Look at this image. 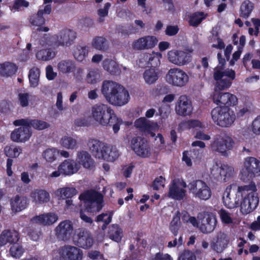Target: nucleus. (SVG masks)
<instances>
[{
	"instance_id": "f257e3e1",
	"label": "nucleus",
	"mask_w": 260,
	"mask_h": 260,
	"mask_svg": "<svg viewBox=\"0 0 260 260\" xmlns=\"http://www.w3.org/2000/svg\"><path fill=\"white\" fill-rule=\"evenodd\" d=\"M236 73L232 69L223 70L221 67L215 68L213 71V78L215 81L211 98L217 105H224L228 107L236 105L238 103L236 95L229 92H222L228 89L235 79Z\"/></svg>"
},
{
	"instance_id": "f03ea898",
	"label": "nucleus",
	"mask_w": 260,
	"mask_h": 260,
	"mask_svg": "<svg viewBox=\"0 0 260 260\" xmlns=\"http://www.w3.org/2000/svg\"><path fill=\"white\" fill-rule=\"evenodd\" d=\"M91 116L95 122L102 126H112L113 132L116 134L122 124V119L118 117L114 110L107 104L98 103L91 108Z\"/></svg>"
},
{
	"instance_id": "7ed1b4c3",
	"label": "nucleus",
	"mask_w": 260,
	"mask_h": 260,
	"mask_svg": "<svg viewBox=\"0 0 260 260\" xmlns=\"http://www.w3.org/2000/svg\"><path fill=\"white\" fill-rule=\"evenodd\" d=\"M101 92L107 101L113 105L123 106L129 100L127 90L121 85L112 81L103 82Z\"/></svg>"
},
{
	"instance_id": "20e7f679",
	"label": "nucleus",
	"mask_w": 260,
	"mask_h": 260,
	"mask_svg": "<svg viewBox=\"0 0 260 260\" xmlns=\"http://www.w3.org/2000/svg\"><path fill=\"white\" fill-rule=\"evenodd\" d=\"M87 145L93 155L100 159L114 161L120 155L119 150L115 146L108 144L97 139H89Z\"/></svg>"
},
{
	"instance_id": "39448f33",
	"label": "nucleus",
	"mask_w": 260,
	"mask_h": 260,
	"mask_svg": "<svg viewBox=\"0 0 260 260\" xmlns=\"http://www.w3.org/2000/svg\"><path fill=\"white\" fill-rule=\"evenodd\" d=\"M211 115L214 122L223 127L231 126L236 118L234 112L228 107H217L211 111Z\"/></svg>"
},
{
	"instance_id": "423d86ee",
	"label": "nucleus",
	"mask_w": 260,
	"mask_h": 260,
	"mask_svg": "<svg viewBox=\"0 0 260 260\" xmlns=\"http://www.w3.org/2000/svg\"><path fill=\"white\" fill-rule=\"evenodd\" d=\"M234 145L235 141L231 136L226 134H221L214 137L210 146L212 151L226 156L227 152L232 150Z\"/></svg>"
},
{
	"instance_id": "0eeeda50",
	"label": "nucleus",
	"mask_w": 260,
	"mask_h": 260,
	"mask_svg": "<svg viewBox=\"0 0 260 260\" xmlns=\"http://www.w3.org/2000/svg\"><path fill=\"white\" fill-rule=\"evenodd\" d=\"M81 201H84L86 209L89 212H96L103 207V197L95 190L85 191L79 196Z\"/></svg>"
},
{
	"instance_id": "6e6552de",
	"label": "nucleus",
	"mask_w": 260,
	"mask_h": 260,
	"mask_svg": "<svg viewBox=\"0 0 260 260\" xmlns=\"http://www.w3.org/2000/svg\"><path fill=\"white\" fill-rule=\"evenodd\" d=\"M165 78L168 84L178 87L185 86L189 80L188 74L179 68L170 69L166 74Z\"/></svg>"
},
{
	"instance_id": "1a4fd4ad",
	"label": "nucleus",
	"mask_w": 260,
	"mask_h": 260,
	"mask_svg": "<svg viewBox=\"0 0 260 260\" xmlns=\"http://www.w3.org/2000/svg\"><path fill=\"white\" fill-rule=\"evenodd\" d=\"M51 12V6L47 5L43 8H40L38 12L32 15L29 18L30 26L35 31L47 32L49 28L47 26H43L45 23L44 16L49 15Z\"/></svg>"
},
{
	"instance_id": "9d476101",
	"label": "nucleus",
	"mask_w": 260,
	"mask_h": 260,
	"mask_svg": "<svg viewBox=\"0 0 260 260\" xmlns=\"http://www.w3.org/2000/svg\"><path fill=\"white\" fill-rule=\"evenodd\" d=\"M242 200L240 192L235 184L228 186L223 193V204L228 208L233 209L238 207Z\"/></svg>"
},
{
	"instance_id": "9b49d317",
	"label": "nucleus",
	"mask_w": 260,
	"mask_h": 260,
	"mask_svg": "<svg viewBox=\"0 0 260 260\" xmlns=\"http://www.w3.org/2000/svg\"><path fill=\"white\" fill-rule=\"evenodd\" d=\"M241 179L253 178L260 176V160L254 157H247L245 159L241 171Z\"/></svg>"
},
{
	"instance_id": "f8f14e48",
	"label": "nucleus",
	"mask_w": 260,
	"mask_h": 260,
	"mask_svg": "<svg viewBox=\"0 0 260 260\" xmlns=\"http://www.w3.org/2000/svg\"><path fill=\"white\" fill-rule=\"evenodd\" d=\"M234 175L233 167L228 165L219 166L217 164L213 165L210 169L211 178L219 182L228 181Z\"/></svg>"
},
{
	"instance_id": "ddd939ff",
	"label": "nucleus",
	"mask_w": 260,
	"mask_h": 260,
	"mask_svg": "<svg viewBox=\"0 0 260 260\" xmlns=\"http://www.w3.org/2000/svg\"><path fill=\"white\" fill-rule=\"evenodd\" d=\"M200 230L204 234L211 233L215 229L217 219L216 215L211 212H205L198 215Z\"/></svg>"
},
{
	"instance_id": "4468645a",
	"label": "nucleus",
	"mask_w": 260,
	"mask_h": 260,
	"mask_svg": "<svg viewBox=\"0 0 260 260\" xmlns=\"http://www.w3.org/2000/svg\"><path fill=\"white\" fill-rule=\"evenodd\" d=\"M54 234L59 241L67 242L70 240L74 232V224L68 219L60 221L54 230Z\"/></svg>"
},
{
	"instance_id": "2eb2a0df",
	"label": "nucleus",
	"mask_w": 260,
	"mask_h": 260,
	"mask_svg": "<svg viewBox=\"0 0 260 260\" xmlns=\"http://www.w3.org/2000/svg\"><path fill=\"white\" fill-rule=\"evenodd\" d=\"M188 187L196 198L203 200H207L211 196V190L208 185L201 180L190 183Z\"/></svg>"
},
{
	"instance_id": "dca6fc26",
	"label": "nucleus",
	"mask_w": 260,
	"mask_h": 260,
	"mask_svg": "<svg viewBox=\"0 0 260 260\" xmlns=\"http://www.w3.org/2000/svg\"><path fill=\"white\" fill-rule=\"evenodd\" d=\"M167 58L171 63L181 67L187 64L192 60L190 53L180 50H172L168 52Z\"/></svg>"
},
{
	"instance_id": "f3484780",
	"label": "nucleus",
	"mask_w": 260,
	"mask_h": 260,
	"mask_svg": "<svg viewBox=\"0 0 260 260\" xmlns=\"http://www.w3.org/2000/svg\"><path fill=\"white\" fill-rule=\"evenodd\" d=\"M76 38V32L71 29H63L53 36L54 46L64 47L71 45Z\"/></svg>"
},
{
	"instance_id": "a211bd4d",
	"label": "nucleus",
	"mask_w": 260,
	"mask_h": 260,
	"mask_svg": "<svg viewBox=\"0 0 260 260\" xmlns=\"http://www.w3.org/2000/svg\"><path fill=\"white\" fill-rule=\"evenodd\" d=\"M186 183L181 179H177L173 180L169 185L168 196L173 199L180 200L186 195Z\"/></svg>"
},
{
	"instance_id": "6ab92c4d",
	"label": "nucleus",
	"mask_w": 260,
	"mask_h": 260,
	"mask_svg": "<svg viewBox=\"0 0 260 260\" xmlns=\"http://www.w3.org/2000/svg\"><path fill=\"white\" fill-rule=\"evenodd\" d=\"M230 242V238L228 234L222 231L216 233L212 239L210 246L211 249L217 253H221L226 249Z\"/></svg>"
},
{
	"instance_id": "aec40b11",
	"label": "nucleus",
	"mask_w": 260,
	"mask_h": 260,
	"mask_svg": "<svg viewBox=\"0 0 260 260\" xmlns=\"http://www.w3.org/2000/svg\"><path fill=\"white\" fill-rule=\"evenodd\" d=\"M158 40L154 36H145L135 40L132 47L136 50H149L154 48L157 44Z\"/></svg>"
},
{
	"instance_id": "412c9836",
	"label": "nucleus",
	"mask_w": 260,
	"mask_h": 260,
	"mask_svg": "<svg viewBox=\"0 0 260 260\" xmlns=\"http://www.w3.org/2000/svg\"><path fill=\"white\" fill-rule=\"evenodd\" d=\"M131 147L137 155L141 157H147L151 154L147 142L141 137L133 138L131 141Z\"/></svg>"
},
{
	"instance_id": "4be33fe9",
	"label": "nucleus",
	"mask_w": 260,
	"mask_h": 260,
	"mask_svg": "<svg viewBox=\"0 0 260 260\" xmlns=\"http://www.w3.org/2000/svg\"><path fill=\"white\" fill-rule=\"evenodd\" d=\"M20 127L14 129L11 134V138L13 141L16 142H25L28 141L32 132L29 125L20 124Z\"/></svg>"
},
{
	"instance_id": "5701e85b",
	"label": "nucleus",
	"mask_w": 260,
	"mask_h": 260,
	"mask_svg": "<svg viewBox=\"0 0 260 260\" xmlns=\"http://www.w3.org/2000/svg\"><path fill=\"white\" fill-rule=\"evenodd\" d=\"M78 237L77 241L78 246L83 249H89L93 244V239L91 233L88 230L80 228L76 231Z\"/></svg>"
},
{
	"instance_id": "b1692460",
	"label": "nucleus",
	"mask_w": 260,
	"mask_h": 260,
	"mask_svg": "<svg viewBox=\"0 0 260 260\" xmlns=\"http://www.w3.org/2000/svg\"><path fill=\"white\" fill-rule=\"evenodd\" d=\"M190 101L185 95L179 97L176 105L175 110L177 114L182 116L190 115L192 111Z\"/></svg>"
},
{
	"instance_id": "393cba45",
	"label": "nucleus",
	"mask_w": 260,
	"mask_h": 260,
	"mask_svg": "<svg viewBox=\"0 0 260 260\" xmlns=\"http://www.w3.org/2000/svg\"><path fill=\"white\" fill-rule=\"evenodd\" d=\"M60 253L62 257L69 260H82L83 258V251L79 248L66 245L60 249Z\"/></svg>"
},
{
	"instance_id": "a878e982",
	"label": "nucleus",
	"mask_w": 260,
	"mask_h": 260,
	"mask_svg": "<svg viewBox=\"0 0 260 260\" xmlns=\"http://www.w3.org/2000/svg\"><path fill=\"white\" fill-rule=\"evenodd\" d=\"M15 125H19L20 124L29 125V127H32L34 128L42 131L46 129L50 126V124L43 120L39 119H21L15 120L13 122Z\"/></svg>"
},
{
	"instance_id": "bb28decb",
	"label": "nucleus",
	"mask_w": 260,
	"mask_h": 260,
	"mask_svg": "<svg viewBox=\"0 0 260 260\" xmlns=\"http://www.w3.org/2000/svg\"><path fill=\"white\" fill-rule=\"evenodd\" d=\"M58 219V216L53 212H49L34 217L31 221L34 223L49 226L55 223Z\"/></svg>"
},
{
	"instance_id": "cd10ccee",
	"label": "nucleus",
	"mask_w": 260,
	"mask_h": 260,
	"mask_svg": "<svg viewBox=\"0 0 260 260\" xmlns=\"http://www.w3.org/2000/svg\"><path fill=\"white\" fill-rule=\"evenodd\" d=\"M76 162L79 166L85 169H92L94 166V161L90 154L86 151H79L77 153Z\"/></svg>"
},
{
	"instance_id": "c85d7f7f",
	"label": "nucleus",
	"mask_w": 260,
	"mask_h": 260,
	"mask_svg": "<svg viewBox=\"0 0 260 260\" xmlns=\"http://www.w3.org/2000/svg\"><path fill=\"white\" fill-rule=\"evenodd\" d=\"M59 169L65 176H70L76 173L80 170V166L72 159L64 160L59 165Z\"/></svg>"
},
{
	"instance_id": "c756f323",
	"label": "nucleus",
	"mask_w": 260,
	"mask_h": 260,
	"mask_svg": "<svg viewBox=\"0 0 260 260\" xmlns=\"http://www.w3.org/2000/svg\"><path fill=\"white\" fill-rule=\"evenodd\" d=\"M19 239L18 233L15 230H6L0 234V246L7 243L16 244Z\"/></svg>"
},
{
	"instance_id": "7c9ffc66",
	"label": "nucleus",
	"mask_w": 260,
	"mask_h": 260,
	"mask_svg": "<svg viewBox=\"0 0 260 260\" xmlns=\"http://www.w3.org/2000/svg\"><path fill=\"white\" fill-rule=\"evenodd\" d=\"M28 204L27 199L23 196L16 195L10 200L11 208L14 212L22 211L26 208Z\"/></svg>"
},
{
	"instance_id": "2f4dec72",
	"label": "nucleus",
	"mask_w": 260,
	"mask_h": 260,
	"mask_svg": "<svg viewBox=\"0 0 260 260\" xmlns=\"http://www.w3.org/2000/svg\"><path fill=\"white\" fill-rule=\"evenodd\" d=\"M259 203L258 198H248L244 197L241 201L240 211L243 214H247L252 212L257 206Z\"/></svg>"
},
{
	"instance_id": "473e14b6",
	"label": "nucleus",
	"mask_w": 260,
	"mask_h": 260,
	"mask_svg": "<svg viewBox=\"0 0 260 260\" xmlns=\"http://www.w3.org/2000/svg\"><path fill=\"white\" fill-rule=\"evenodd\" d=\"M135 126L140 131L148 133L158 128V124L156 123L150 121L144 117H141L137 119L135 122Z\"/></svg>"
},
{
	"instance_id": "72a5a7b5",
	"label": "nucleus",
	"mask_w": 260,
	"mask_h": 260,
	"mask_svg": "<svg viewBox=\"0 0 260 260\" xmlns=\"http://www.w3.org/2000/svg\"><path fill=\"white\" fill-rule=\"evenodd\" d=\"M239 192H240L241 198L247 197L248 198H258L256 195V186L254 182H251L247 185L237 186Z\"/></svg>"
},
{
	"instance_id": "f704fd0d",
	"label": "nucleus",
	"mask_w": 260,
	"mask_h": 260,
	"mask_svg": "<svg viewBox=\"0 0 260 260\" xmlns=\"http://www.w3.org/2000/svg\"><path fill=\"white\" fill-rule=\"evenodd\" d=\"M32 202L35 204H42L50 201V194L44 189H36L31 193Z\"/></svg>"
},
{
	"instance_id": "c9c22d12",
	"label": "nucleus",
	"mask_w": 260,
	"mask_h": 260,
	"mask_svg": "<svg viewBox=\"0 0 260 260\" xmlns=\"http://www.w3.org/2000/svg\"><path fill=\"white\" fill-rule=\"evenodd\" d=\"M104 69L112 75H119L121 68L117 62L111 59H106L103 62Z\"/></svg>"
},
{
	"instance_id": "e433bc0d",
	"label": "nucleus",
	"mask_w": 260,
	"mask_h": 260,
	"mask_svg": "<svg viewBox=\"0 0 260 260\" xmlns=\"http://www.w3.org/2000/svg\"><path fill=\"white\" fill-rule=\"evenodd\" d=\"M16 66L10 62H5L0 63V76L9 77L15 74L17 71Z\"/></svg>"
},
{
	"instance_id": "4c0bfd02",
	"label": "nucleus",
	"mask_w": 260,
	"mask_h": 260,
	"mask_svg": "<svg viewBox=\"0 0 260 260\" xmlns=\"http://www.w3.org/2000/svg\"><path fill=\"white\" fill-rule=\"evenodd\" d=\"M59 144L62 147L69 150L76 149L78 147L77 139L67 136H64L60 139Z\"/></svg>"
},
{
	"instance_id": "58836bf2",
	"label": "nucleus",
	"mask_w": 260,
	"mask_h": 260,
	"mask_svg": "<svg viewBox=\"0 0 260 260\" xmlns=\"http://www.w3.org/2000/svg\"><path fill=\"white\" fill-rule=\"evenodd\" d=\"M57 68L59 72L63 74H68L75 70L76 64L71 60H62L58 62Z\"/></svg>"
},
{
	"instance_id": "ea45409f",
	"label": "nucleus",
	"mask_w": 260,
	"mask_h": 260,
	"mask_svg": "<svg viewBox=\"0 0 260 260\" xmlns=\"http://www.w3.org/2000/svg\"><path fill=\"white\" fill-rule=\"evenodd\" d=\"M101 75L100 71L97 69H92L88 71L85 81L90 84H95L100 82Z\"/></svg>"
},
{
	"instance_id": "a19ab883",
	"label": "nucleus",
	"mask_w": 260,
	"mask_h": 260,
	"mask_svg": "<svg viewBox=\"0 0 260 260\" xmlns=\"http://www.w3.org/2000/svg\"><path fill=\"white\" fill-rule=\"evenodd\" d=\"M77 193V191L74 187H66L60 188L55 191V194L62 199L71 198Z\"/></svg>"
},
{
	"instance_id": "79ce46f5",
	"label": "nucleus",
	"mask_w": 260,
	"mask_h": 260,
	"mask_svg": "<svg viewBox=\"0 0 260 260\" xmlns=\"http://www.w3.org/2000/svg\"><path fill=\"white\" fill-rule=\"evenodd\" d=\"M122 236V231L118 225L112 224L109 228L108 237L112 240L119 242Z\"/></svg>"
},
{
	"instance_id": "37998d69",
	"label": "nucleus",
	"mask_w": 260,
	"mask_h": 260,
	"mask_svg": "<svg viewBox=\"0 0 260 260\" xmlns=\"http://www.w3.org/2000/svg\"><path fill=\"white\" fill-rule=\"evenodd\" d=\"M254 9V4L249 0L244 1L240 9V15L241 17L246 19L251 13Z\"/></svg>"
},
{
	"instance_id": "c03bdc74",
	"label": "nucleus",
	"mask_w": 260,
	"mask_h": 260,
	"mask_svg": "<svg viewBox=\"0 0 260 260\" xmlns=\"http://www.w3.org/2000/svg\"><path fill=\"white\" fill-rule=\"evenodd\" d=\"M145 82L148 84L154 83L158 78V74L154 69L146 70L143 74Z\"/></svg>"
},
{
	"instance_id": "a18cd8bd",
	"label": "nucleus",
	"mask_w": 260,
	"mask_h": 260,
	"mask_svg": "<svg viewBox=\"0 0 260 260\" xmlns=\"http://www.w3.org/2000/svg\"><path fill=\"white\" fill-rule=\"evenodd\" d=\"M180 226V214L177 211L174 215L170 225V230L174 236L178 234Z\"/></svg>"
},
{
	"instance_id": "49530a36",
	"label": "nucleus",
	"mask_w": 260,
	"mask_h": 260,
	"mask_svg": "<svg viewBox=\"0 0 260 260\" xmlns=\"http://www.w3.org/2000/svg\"><path fill=\"white\" fill-rule=\"evenodd\" d=\"M58 150L55 148H49L45 150L42 154L43 157L49 162H52L56 159Z\"/></svg>"
},
{
	"instance_id": "de8ad7c7",
	"label": "nucleus",
	"mask_w": 260,
	"mask_h": 260,
	"mask_svg": "<svg viewBox=\"0 0 260 260\" xmlns=\"http://www.w3.org/2000/svg\"><path fill=\"white\" fill-rule=\"evenodd\" d=\"M88 54V49L86 47L78 46L75 49L74 56L79 61H84Z\"/></svg>"
},
{
	"instance_id": "09e8293b",
	"label": "nucleus",
	"mask_w": 260,
	"mask_h": 260,
	"mask_svg": "<svg viewBox=\"0 0 260 260\" xmlns=\"http://www.w3.org/2000/svg\"><path fill=\"white\" fill-rule=\"evenodd\" d=\"M92 46L97 50H105L107 48V42L105 38L97 36L93 39Z\"/></svg>"
},
{
	"instance_id": "8fccbe9b",
	"label": "nucleus",
	"mask_w": 260,
	"mask_h": 260,
	"mask_svg": "<svg viewBox=\"0 0 260 260\" xmlns=\"http://www.w3.org/2000/svg\"><path fill=\"white\" fill-rule=\"evenodd\" d=\"M40 74V70L37 68H34L30 70L29 74V80L31 87H36L38 85Z\"/></svg>"
},
{
	"instance_id": "3c124183",
	"label": "nucleus",
	"mask_w": 260,
	"mask_h": 260,
	"mask_svg": "<svg viewBox=\"0 0 260 260\" xmlns=\"http://www.w3.org/2000/svg\"><path fill=\"white\" fill-rule=\"evenodd\" d=\"M207 16L202 12H197L193 13L190 16L189 24L193 26H198Z\"/></svg>"
},
{
	"instance_id": "603ef678",
	"label": "nucleus",
	"mask_w": 260,
	"mask_h": 260,
	"mask_svg": "<svg viewBox=\"0 0 260 260\" xmlns=\"http://www.w3.org/2000/svg\"><path fill=\"white\" fill-rule=\"evenodd\" d=\"M218 214L221 222L225 224H231L234 223L233 215L225 209H221L218 211Z\"/></svg>"
},
{
	"instance_id": "864d4df0",
	"label": "nucleus",
	"mask_w": 260,
	"mask_h": 260,
	"mask_svg": "<svg viewBox=\"0 0 260 260\" xmlns=\"http://www.w3.org/2000/svg\"><path fill=\"white\" fill-rule=\"evenodd\" d=\"M54 56V52L49 49L41 50L36 54V57L38 59L44 61L51 59Z\"/></svg>"
},
{
	"instance_id": "5fc2aeb1",
	"label": "nucleus",
	"mask_w": 260,
	"mask_h": 260,
	"mask_svg": "<svg viewBox=\"0 0 260 260\" xmlns=\"http://www.w3.org/2000/svg\"><path fill=\"white\" fill-rule=\"evenodd\" d=\"M4 151L8 157H17L22 152V149L20 147L7 146L5 148Z\"/></svg>"
},
{
	"instance_id": "6e6d98bb",
	"label": "nucleus",
	"mask_w": 260,
	"mask_h": 260,
	"mask_svg": "<svg viewBox=\"0 0 260 260\" xmlns=\"http://www.w3.org/2000/svg\"><path fill=\"white\" fill-rule=\"evenodd\" d=\"M111 4L107 3L105 4L103 8H100L98 10L97 13L99 16L98 20V22L102 23L104 22L105 17L108 15L109 10Z\"/></svg>"
},
{
	"instance_id": "4d7b16f0",
	"label": "nucleus",
	"mask_w": 260,
	"mask_h": 260,
	"mask_svg": "<svg viewBox=\"0 0 260 260\" xmlns=\"http://www.w3.org/2000/svg\"><path fill=\"white\" fill-rule=\"evenodd\" d=\"M149 66L152 67H156L160 65V59L162 57V55L160 53L155 52L149 53Z\"/></svg>"
},
{
	"instance_id": "13d9d810",
	"label": "nucleus",
	"mask_w": 260,
	"mask_h": 260,
	"mask_svg": "<svg viewBox=\"0 0 260 260\" xmlns=\"http://www.w3.org/2000/svg\"><path fill=\"white\" fill-rule=\"evenodd\" d=\"M29 6V2L25 0H15L11 8L12 11H20Z\"/></svg>"
},
{
	"instance_id": "bf43d9fd",
	"label": "nucleus",
	"mask_w": 260,
	"mask_h": 260,
	"mask_svg": "<svg viewBox=\"0 0 260 260\" xmlns=\"http://www.w3.org/2000/svg\"><path fill=\"white\" fill-rule=\"evenodd\" d=\"M24 252V248L18 244H15L10 248V252L12 256L16 258H20Z\"/></svg>"
},
{
	"instance_id": "052dcab7",
	"label": "nucleus",
	"mask_w": 260,
	"mask_h": 260,
	"mask_svg": "<svg viewBox=\"0 0 260 260\" xmlns=\"http://www.w3.org/2000/svg\"><path fill=\"white\" fill-rule=\"evenodd\" d=\"M180 124L182 126L188 128L198 127L203 128L205 127V124H203L200 121L197 120H192L184 121L182 122Z\"/></svg>"
},
{
	"instance_id": "680f3d73",
	"label": "nucleus",
	"mask_w": 260,
	"mask_h": 260,
	"mask_svg": "<svg viewBox=\"0 0 260 260\" xmlns=\"http://www.w3.org/2000/svg\"><path fill=\"white\" fill-rule=\"evenodd\" d=\"M30 95L28 93L21 92L18 94V103L22 107H26L29 105Z\"/></svg>"
},
{
	"instance_id": "e2e57ef3",
	"label": "nucleus",
	"mask_w": 260,
	"mask_h": 260,
	"mask_svg": "<svg viewBox=\"0 0 260 260\" xmlns=\"http://www.w3.org/2000/svg\"><path fill=\"white\" fill-rule=\"evenodd\" d=\"M40 45L42 47H49L54 45V39L53 36H50L48 35H45L39 40Z\"/></svg>"
},
{
	"instance_id": "0e129e2a",
	"label": "nucleus",
	"mask_w": 260,
	"mask_h": 260,
	"mask_svg": "<svg viewBox=\"0 0 260 260\" xmlns=\"http://www.w3.org/2000/svg\"><path fill=\"white\" fill-rule=\"evenodd\" d=\"M149 53H144L140 55L138 64L141 68L149 66Z\"/></svg>"
},
{
	"instance_id": "69168bd1",
	"label": "nucleus",
	"mask_w": 260,
	"mask_h": 260,
	"mask_svg": "<svg viewBox=\"0 0 260 260\" xmlns=\"http://www.w3.org/2000/svg\"><path fill=\"white\" fill-rule=\"evenodd\" d=\"M112 216V212L102 213L97 216L96 220L98 222L102 221L106 224H108L111 222Z\"/></svg>"
},
{
	"instance_id": "338daca9",
	"label": "nucleus",
	"mask_w": 260,
	"mask_h": 260,
	"mask_svg": "<svg viewBox=\"0 0 260 260\" xmlns=\"http://www.w3.org/2000/svg\"><path fill=\"white\" fill-rule=\"evenodd\" d=\"M165 179L162 176H159L154 180L152 187L154 190H159L165 187Z\"/></svg>"
},
{
	"instance_id": "774afa93",
	"label": "nucleus",
	"mask_w": 260,
	"mask_h": 260,
	"mask_svg": "<svg viewBox=\"0 0 260 260\" xmlns=\"http://www.w3.org/2000/svg\"><path fill=\"white\" fill-rule=\"evenodd\" d=\"M150 260H173V258L168 253L158 252Z\"/></svg>"
}]
</instances>
